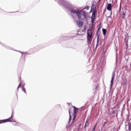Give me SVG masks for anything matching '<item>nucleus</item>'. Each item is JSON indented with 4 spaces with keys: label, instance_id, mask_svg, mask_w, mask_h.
Wrapping results in <instances>:
<instances>
[{
    "label": "nucleus",
    "instance_id": "nucleus-1",
    "mask_svg": "<svg viewBox=\"0 0 131 131\" xmlns=\"http://www.w3.org/2000/svg\"><path fill=\"white\" fill-rule=\"evenodd\" d=\"M71 15L72 16L73 18H75V17L77 16L79 20H84L86 19V12L83 11V10L77 11L74 10H72L71 11Z\"/></svg>",
    "mask_w": 131,
    "mask_h": 131
},
{
    "label": "nucleus",
    "instance_id": "nucleus-2",
    "mask_svg": "<svg viewBox=\"0 0 131 131\" xmlns=\"http://www.w3.org/2000/svg\"><path fill=\"white\" fill-rule=\"evenodd\" d=\"M87 39L88 43H91L93 40V32L92 29H89L87 31Z\"/></svg>",
    "mask_w": 131,
    "mask_h": 131
},
{
    "label": "nucleus",
    "instance_id": "nucleus-3",
    "mask_svg": "<svg viewBox=\"0 0 131 131\" xmlns=\"http://www.w3.org/2000/svg\"><path fill=\"white\" fill-rule=\"evenodd\" d=\"M5 122H15V120L13 119V115L8 119L0 120V124L1 123H5Z\"/></svg>",
    "mask_w": 131,
    "mask_h": 131
},
{
    "label": "nucleus",
    "instance_id": "nucleus-4",
    "mask_svg": "<svg viewBox=\"0 0 131 131\" xmlns=\"http://www.w3.org/2000/svg\"><path fill=\"white\" fill-rule=\"evenodd\" d=\"M97 9L95 7L91 8V12H92V15L91 17V22L92 23H94L95 22V18L96 17V12Z\"/></svg>",
    "mask_w": 131,
    "mask_h": 131
},
{
    "label": "nucleus",
    "instance_id": "nucleus-5",
    "mask_svg": "<svg viewBox=\"0 0 131 131\" xmlns=\"http://www.w3.org/2000/svg\"><path fill=\"white\" fill-rule=\"evenodd\" d=\"M76 23L77 25H78V27H82V26L83 25V23L80 20L77 21Z\"/></svg>",
    "mask_w": 131,
    "mask_h": 131
},
{
    "label": "nucleus",
    "instance_id": "nucleus-6",
    "mask_svg": "<svg viewBox=\"0 0 131 131\" xmlns=\"http://www.w3.org/2000/svg\"><path fill=\"white\" fill-rule=\"evenodd\" d=\"M114 76H115V75L114 74L113 75V77H112V79L111 80V88H112L113 86V81L114 80Z\"/></svg>",
    "mask_w": 131,
    "mask_h": 131
},
{
    "label": "nucleus",
    "instance_id": "nucleus-7",
    "mask_svg": "<svg viewBox=\"0 0 131 131\" xmlns=\"http://www.w3.org/2000/svg\"><path fill=\"white\" fill-rule=\"evenodd\" d=\"M112 7V4H108L107 5V9L108 11H111V10L112 9V8H111Z\"/></svg>",
    "mask_w": 131,
    "mask_h": 131
},
{
    "label": "nucleus",
    "instance_id": "nucleus-8",
    "mask_svg": "<svg viewBox=\"0 0 131 131\" xmlns=\"http://www.w3.org/2000/svg\"><path fill=\"white\" fill-rule=\"evenodd\" d=\"M74 110V114H77L78 112V108H76L75 106H73Z\"/></svg>",
    "mask_w": 131,
    "mask_h": 131
},
{
    "label": "nucleus",
    "instance_id": "nucleus-9",
    "mask_svg": "<svg viewBox=\"0 0 131 131\" xmlns=\"http://www.w3.org/2000/svg\"><path fill=\"white\" fill-rule=\"evenodd\" d=\"M122 15H123V19H125V16L126 15V11L125 10L123 11L122 12Z\"/></svg>",
    "mask_w": 131,
    "mask_h": 131
},
{
    "label": "nucleus",
    "instance_id": "nucleus-10",
    "mask_svg": "<svg viewBox=\"0 0 131 131\" xmlns=\"http://www.w3.org/2000/svg\"><path fill=\"white\" fill-rule=\"evenodd\" d=\"M89 124L90 123H89V119H87L86 120L84 127H86V126H89Z\"/></svg>",
    "mask_w": 131,
    "mask_h": 131
},
{
    "label": "nucleus",
    "instance_id": "nucleus-11",
    "mask_svg": "<svg viewBox=\"0 0 131 131\" xmlns=\"http://www.w3.org/2000/svg\"><path fill=\"white\" fill-rule=\"evenodd\" d=\"M102 32H103V35H106V33H107V30H106V29H103L102 30Z\"/></svg>",
    "mask_w": 131,
    "mask_h": 131
},
{
    "label": "nucleus",
    "instance_id": "nucleus-12",
    "mask_svg": "<svg viewBox=\"0 0 131 131\" xmlns=\"http://www.w3.org/2000/svg\"><path fill=\"white\" fill-rule=\"evenodd\" d=\"M99 41H100V37H99V36H98L96 47L98 46V45H99Z\"/></svg>",
    "mask_w": 131,
    "mask_h": 131
},
{
    "label": "nucleus",
    "instance_id": "nucleus-13",
    "mask_svg": "<svg viewBox=\"0 0 131 131\" xmlns=\"http://www.w3.org/2000/svg\"><path fill=\"white\" fill-rule=\"evenodd\" d=\"M69 115H70L69 123H70V121H71L72 117H71V115H70V111H69Z\"/></svg>",
    "mask_w": 131,
    "mask_h": 131
},
{
    "label": "nucleus",
    "instance_id": "nucleus-14",
    "mask_svg": "<svg viewBox=\"0 0 131 131\" xmlns=\"http://www.w3.org/2000/svg\"><path fill=\"white\" fill-rule=\"evenodd\" d=\"M23 92H24V93H26V89H25V88H24V86H23Z\"/></svg>",
    "mask_w": 131,
    "mask_h": 131
},
{
    "label": "nucleus",
    "instance_id": "nucleus-15",
    "mask_svg": "<svg viewBox=\"0 0 131 131\" xmlns=\"http://www.w3.org/2000/svg\"><path fill=\"white\" fill-rule=\"evenodd\" d=\"M89 9H90V7H89V6H86V7L84 8V10H89Z\"/></svg>",
    "mask_w": 131,
    "mask_h": 131
},
{
    "label": "nucleus",
    "instance_id": "nucleus-16",
    "mask_svg": "<svg viewBox=\"0 0 131 131\" xmlns=\"http://www.w3.org/2000/svg\"><path fill=\"white\" fill-rule=\"evenodd\" d=\"M119 12L120 13L121 12V4H120V8L119 9Z\"/></svg>",
    "mask_w": 131,
    "mask_h": 131
},
{
    "label": "nucleus",
    "instance_id": "nucleus-17",
    "mask_svg": "<svg viewBox=\"0 0 131 131\" xmlns=\"http://www.w3.org/2000/svg\"><path fill=\"white\" fill-rule=\"evenodd\" d=\"M97 127V124L95 125V126H94V127L93 128V129L92 130V131H95V129H96V127Z\"/></svg>",
    "mask_w": 131,
    "mask_h": 131
},
{
    "label": "nucleus",
    "instance_id": "nucleus-18",
    "mask_svg": "<svg viewBox=\"0 0 131 131\" xmlns=\"http://www.w3.org/2000/svg\"><path fill=\"white\" fill-rule=\"evenodd\" d=\"M73 118H74V119L76 118V114H74V115H73Z\"/></svg>",
    "mask_w": 131,
    "mask_h": 131
},
{
    "label": "nucleus",
    "instance_id": "nucleus-19",
    "mask_svg": "<svg viewBox=\"0 0 131 131\" xmlns=\"http://www.w3.org/2000/svg\"><path fill=\"white\" fill-rule=\"evenodd\" d=\"M79 32H80V31H78V33H77V34H79V35H83V34H80V33H79Z\"/></svg>",
    "mask_w": 131,
    "mask_h": 131
},
{
    "label": "nucleus",
    "instance_id": "nucleus-20",
    "mask_svg": "<svg viewBox=\"0 0 131 131\" xmlns=\"http://www.w3.org/2000/svg\"><path fill=\"white\" fill-rule=\"evenodd\" d=\"M23 59H24V61H25V58H22V57L20 58V61H22V60H23Z\"/></svg>",
    "mask_w": 131,
    "mask_h": 131
},
{
    "label": "nucleus",
    "instance_id": "nucleus-21",
    "mask_svg": "<svg viewBox=\"0 0 131 131\" xmlns=\"http://www.w3.org/2000/svg\"><path fill=\"white\" fill-rule=\"evenodd\" d=\"M86 26H84V30H86Z\"/></svg>",
    "mask_w": 131,
    "mask_h": 131
},
{
    "label": "nucleus",
    "instance_id": "nucleus-22",
    "mask_svg": "<svg viewBox=\"0 0 131 131\" xmlns=\"http://www.w3.org/2000/svg\"><path fill=\"white\" fill-rule=\"evenodd\" d=\"M20 86H21V83H20L18 86V90H19V88H20Z\"/></svg>",
    "mask_w": 131,
    "mask_h": 131
},
{
    "label": "nucleus",
    "instance_id": "nucleus-23",
    "mask_svg": "<svg viewBox=\"0 0 131 131\" xmlns=\"http://www.w3.org/2000/svg\"><path fill=\"white\" fill-rule=\"evenodd\" d=\"M75 120V119L73 118V121H72V123H73V122H74Z\"/></svg>",
    "mask_w": 131,
    "mask_h": 131
},
{
    "label": "nucleus",
    "instance_id": "nucleus-24",
    "mask_svg": "<svg viewBox=\"0 0 131 131\" xmlns=\"http://www.w3.org/2000/svg\"><path fill=\"white\" fill-rule=\"evenodd\" d=\"M113 114H114V112H113Z\"/></svg>",
    "mask_w": 131,
    "mask_h": 131
}]
</instances>
